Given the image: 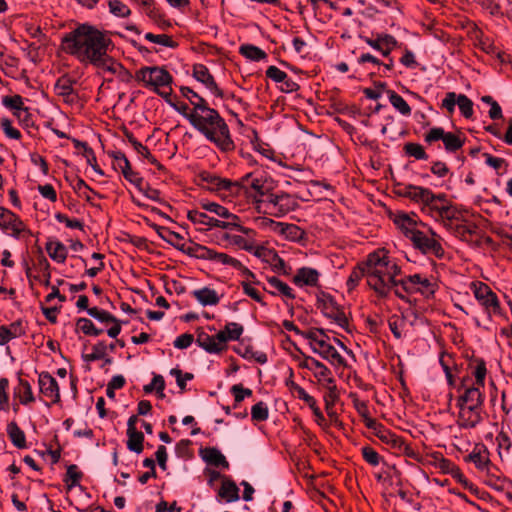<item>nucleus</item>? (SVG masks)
<instances>
[{
  "label": "nucleus",
  "mask_w": 512,
  "mask_h": 512,
  "mask_svg": "<svg viewBox=\"0 0 512 512\" xmlns=\"http://www.w3.org/2000/svg\"><path fill=\"white\" fill-rule=\"evenodd\" d=\"M497 444V453L501 461L504 460L505 457L510 456L512 449V440L510 436L501 430L495 438Z\"/></svg>",
  "instance_id": "nucleus-45"
},
{
  "label": "nucleus",
  "mask_w": 512,
  "mask_h": 512,
  "mask_svg": "<svg viewBox=\"0 0 512 512\" xmlns=\"http://www.w3.org/2000/svg\"><path fill=\"white\" fill-rule=\"evenodd\" d=\"M192 295L203 306H214L220 302L217 292L209 287L194 290Z\"/></svg>",
  "instance_id": "nucleus-39"
},
{
  "label": "nucleus",
  "mask_w": 512,
  "mask_h": 512,
  "mask_svg": "<svg viewBox=\"0 0 512 512\" xmlns=\"http://www.w3.org/2000/svg\"><path fill=\"white\" fill-rule=\"evenodd\" d=\"M38 385L46 407L50 408L61 401L58 382L49 372L43 371L39 374Z\"/></svg>",
  "instance_id": "nucleus-15"
},
{
  "label": "nucleus",
  "mask_w": 512,
  "mask_h": 512,
  "mask_svg": "<svg viewBox=\"0 0 512 512\" xmlns=\"http://www.w3.org/2000/svg\"><path fill=\"white\" fill-rule=\"evenodd\" d=\"M439 140L443 142L446 151L450 153L460 150L465 143V138H462L459 134L445 132L442 127H433L424 135V141L427 144Z\"/></svg>",
  "instance_id": "nucleus-9"
},
{
  "label": "nucleus",
  "mask_w": 512,
  "mask_h": 512,
  "mask_svg": "<svg viewBox=\"0 0 512 512\" xmlns=\"http://www.w3.org/2000/svg\"><path fill=\"white\" fill-rule=\"evenodd\" d=\"M251 418L255 422H264L269 418V409L265 402L259 401L251 408Z\"/></svg>",
  "instance_id": "nucleus-62"
},
{
  "label": "nucleus",
  "mask_w": 512,
  "mask_h": 512,
  "mask_svg": "<svg viewBox=\"0 0 512 512\" xmlns=\"http://www.w3.org/2000/svg\"><path fill=\"white\" fill-rule=\"evenodd\" d=\"M471 379L463 377L457 387L459 393L457 397L456 406L472 405V406H483L485 395L482 392L484 387H478L477 385H469Z\"/></svg>",
  "instance_id": "nucleus-10"
},
{
  "label": "nucleus",
  "mask_w": 512,
  "mask_h": 512,
  "mask_svg": "<svg viewBox=\"0 0 512 512\" xmlns=\"http://www.w3.org/2000/svg\"><path fill=\"white\" fill-rule=\"evenodd\" d=\"M237 182L243 185L242 192L247 193L248 188H251L255 192L253 195L254 202L264 204V200L269 193L265 188V180L263 177H254L253 173H247Z\"/></svg>",
  "instance_id": "nucleus-21"
},
{
  "label": "nucleus",
  "mask_w": 512,
  "mask_h": 512,
  "mask_svg": "<svg viewBox=\"0 0 512 512\" xmlns=\"http://www.w3.org/2000/svg\"><path fill=\"white\" fill-rule=\"evenodd\" d=\"M76 332H82L87 336H99L104 330L97 328L95 324L88 318H78L76 321Z\"/></svg>",
  "instance_id": "nucleus-52"
},
{
  "label": "nucleus",
  "mask_w": 512,
  "mask_h": 512,
  "mask_svg": "<svg viewBox=\"0 0 512 512\" xmlns=\"http://www.w3.org/2000/svg\"><path fill=\"white\" fill-rule=\"evenodd\" d=\"M374 435L378 437L383 443L391 445L393 448L401 449L404 444V439L395 433H393L390 429L386 428L382 423L381 425L374 431Z\"/></svg>",
  "instance_id": "nucleus-36"
},
{
  "label": "nucleus",
  "mask_w": 512,
  "mask_h": 512,
  "mask_svg": "<svg viewBox=\"0 0 512 512\" xmlns=\"http://www.w3.org/2000/svg\"><path fill=\"white\" fill-rule=\"evenodd\" d=\"M411 189L412 191L409 200L419 204L421 206V211L424 212V208L429 205V201L433 200L434 192L427 187L416 185H414Z\"/></svg>",
  "instance_id": "nucleus-35"
},
{
  "label": "nucleus",
  "mask_w": 512,
  "mask_h": 512,
  "mask_svg": "<svg viewBox=\"0 0 512 512\" xmlns=\"http://www.w3.org/2000/svg\"><path fill=\"white\" fill-rule=\"evenodd\" d=\"M299 367L312 371L318 381L322 382L323 386L329 391L330 389H336L335 379L332 377L330 369L317 359L305 356L304 360L299 363Z\"/></svg>",
  "instance_id": "nucleus-16"
},
{
  "label": "nucleus",
  "mask_w": 512,
  "mask_h": 512,
  "mask_svg": "<svg viewBox=\"0 0 512 512\" xmlns=\"http://www.w3.org/2000/svg\"><path fill=\"white\" fill-rule=\"evenodd\" d=\"M445 228L462 241L477 246L481 244L480 229L473 222L462 220L461 218L458 221L447 222Z\"/></svg>",
  "instance_id": "nucleus-11"
},
{
  "label": "nucleus",
  "mask_w": 512,
  "mask_h": 512,
  "mask_svg": "<svg viewBox=\"0 0 512 512\" xmlns=\"http://www.w3.org/2000/svg\"><path fill=\"white\" fill-rule=\"evenodd\" d=\"M457 408L459 410L457 424L460 428L472 429L482 421L483 406L463 405Z\"/></svg>",
  "instance_id": "nucleus-20"
},
{
  "label": "nucleus",
  "mask_w": 512,
  "mask_h": 512,
  "mask_svg": "<svg viewBox=\"0 0 512 512\" xmlns=\"http://www.w3.org/2000/svg\"><path fill=\"white\" fill-rule=\"evenodd\" d=\"M316 306L326 318L333 320L338 326L350 332L349 321L344 309L338 305L331 294L320 292L317 295Z\"/></svg>",
  "instance_id": "nucleus-7"
},
{
  "label": "nucleus",
  "mask_w": 512,
  "mask_h": 512,
  "mask_svg": "<svg viewBox=\"0 0 512 512\" xmlns=\"http://www.w3.org/2000/svg\"><path fill=\"white\" fill-rule=\"evenodd\" d=\"M268 284L274 288L276 291H268L271 295L276 296L278 294H281L288 299H295V293L293 292V289L285 282L280 280L279 278L275 276H271L267 278Z\"/></svg>",
  "instance_id": "nucleus-43"
},
{
  "label": "nucleus",
  "mask_w": 512,
  "mask_h": 512,
  "mask_svg": "<svg viewBox=\"0 0 512 512\" xmlns=\"http://www.w3.org/2000/svg\"><path fill=\"white\" fill-rule=\"evenodd\" d=\"M224 239L228 240L231 244L243 249L247 252L253 253L257 257H261V251L264 250L263 247H255L252 241L247 240L245 237L241 235H231L224 234Z\"/></svg>",
  "instance_id": "nucleus-38"
},
{
  "label": "nucleus",
  "mask_w": 512,
  "mask_h": 512,
  "mask_svg": "<svg viewBox=\"0 0 512 512\" xmlns=\"http://www.w3.org/2000/svg\"><path fill=\"white\" fill-rule=\"evenodd\" d=\"M364 277H366V268L363 260L352 269L346 281L347 291L350 293L355 290Z\"/></svg>",
  "instance_id": "nucleus-46"
},
{
  "label": "nucleus",
  "mask_w": 512,
  "mask_h": 512,
  "mask_svg": "<svg viewBox=\"0 0 512 512\" xmlns=\"http://www.w3.org/2000/svg\"><path fill=\"white\" fill-rule=\"evenodd\" d=\"M218 496L227 503L238 501L240 498L239 488L235 481L229 477H223L221 487L218 490Z\"/></svg>",
  "instance_id": "nucleus-33"
},
{
  "label": "nucleus",
  "mask_w": 512,
  "mask_h": 512,
  "mask_svg": "<svg viewBox=\"0 0 512 512\" xmlns=\"http://www.w3.org/2000/svg\"><path fill=\"white\" fill-rule=\"evenodd\" d=\"M198 185L212 192L228 195L242 193V184L227 178H222L209 171H201L198 176Z\"/></svg>",
  "instance_id": "nucleus-6"
},
{
  "label": "nucleus",
  "mask_w": 512,
  "mask_h": 512,
  "mask_svg": "<svg viewBox=\"0 0 512 512\" xmlns=\"http://www.w3.org/2000/svg\"><path fill=\"white\" fill-rule=\"evenodd\" d=\"M473 293L476 300L484 307L489 316H491V314H501L498 296L487 284L483 282L473 283Z\"/></svg>",
  "instance_id": "nucleus-13"
},
{
  "label": "nucleus",
  "mask_w": 512,
  "mask_h": 512,
  "mask_svg": "<svg viewBox=\"0 0 512 512\" xmlns=\"http://www.w3.org/2000/svg\"><path fill=\"white\" fill-rule=\"evenodd\" d=\"M419 283H421V274H413L399 280L396 278L395 286H401L405 293L413 294L418 292Z\"/></svg>",
  "instance_id": "nucleus-49"
},
{
  "label": "nucleus",
  "mask_w": 512,
  "mask_h": 512,
  "mask_svg": "<svg viewBox=\"0 0 512 512\" xmlns=\"http://www.w3.org/2000/svg\"><path fill=\"white\" fill-rule=\"evenodd\" d=\"M265 223H270L273 225H276L280 228V233L285 235L290 240H299L302 239L305 235V232L303 229L298 227L295 224H287V223H281V222H275L272 219H264Z\"/></svg>",
  "instance_id": "nucleus-40"
},
{
  "label": "nucleus",
  "mask_w": 512,
  "mask_h": 512,
  "mask_svg": "<svg viewBox=\"0 0 512 512\" xmlns=\"http://www.w3.org/2000/svg\"><path fill=\"white\" fill-rule=\"evenodd\" d=\"M107 349L108 346L104 341H99L92 347V353L90 354H83L82 358L86 362H93L100 359H104L105 356H107Z\"/></svg>",
  "instance_id": "nucleus-58"
},
{
  "label": "nucleus",
  "mask_w": 512,
  "mask_h": 512,
  "mask_svg": "<svg viewBox=\"0 0 512 512\" xmlns=\"http://www.w3.org/2000/svg\"><path fill=\"white\" fill-rule=\"evenodd\" d=\"M458 105L461 115L470 119L473 116V101L465 94H456L455 92H447L441 101L440 108L447 111L452 115L455 111V106Z\"/></svg>",
  "instance_id": "nucleus-14"
},
{
  "label": "nucleus",
  "mask_w": 512,
  "mask_h": 512,
  "mask_svg": "<svg viewBox=\"0 0 512 512\" xmlns=\"http://www.w3.org/2000/svg\"><path fill=\"white\" fill-rule=\"evenodd\" d=\"M366 282L379 298H387L396 285V277L401 274V267L382 248L369 253L364 260Z\"/></svg>",
  "instance_id": "nucleus-2"
},
{
  "label": "nucleus",
  "mask_w": 512,
  "mask_h": 512,
  "mask_svg": "<svg viewBox=\"0 0 512 512\" xmlns=\"http://www.w3.org/2000/svg\"><path fill=\"white\" fill-rule=\"evenodd\" d=\"M467 463H473L475 468L480 471H489L494 468V464L490 460V451L483 443H476L472 451L464 457Z\"/></svg>",
  "instance_id": "nucleus-19"
},
{
  "label": "nucleus",
  "mask_w": 512,
  "mask_h": 512,
  "mask_svg": "<svg viewBox=\"0 0 512 512\" xmlns=\"http://www.w3.org/2000/svg\"><path fill=\"white\" fill-rule=\"evenodd\" d=\"M192 76L195 80L204 85L215 97L224 99L225 93L216 83L214 76L210 73L207 66L201 63L193 65Z\"/></svg>",
  "instance_id": "nucleus-18"
},
{
  "label": "nucleus",
  "mask_w": 512,
  "mask_h": 512,
  "mask_svg": "<svg viewBox=\"0 0 512 512\" xmlns=\"http://www.w3.org/2000/svg\"><path fill=\"white\" fill-rule=\"evenodd\" d=\"M239 53L251 61H261L267 58L266 52L253 44L241 45Z\"/></svg>",
  "instance_id": "nucleus-51"
},
{
  "label": "nucleus",
  "mask_w": 512,
  "mask_h": 512,
  "mask_svg": "<svg viewBox=\"0 0 512 512\" xmlns=\"http://www.w3.org/2000/svg\"><path fill=\"white\" fill-rule=\"evenodd\" d=\"M179 90L181 95L186 98L193 106V111L201 110L202 108H205V106L209 105L207 100L195 92L192 88L188 86H181Z\"/></svg>",
  "instance_id": "nucleus-44"
},
{
  "label": "nucleus",
  "mask_w": 512,
  "mask_h": 512,
  "mask_svg": "<svg viewBox=\"0 0 512 512\" xmlns=\"http://www.w3.org/2000/svg\"><path fill=\"white\" fill-rule=\"evenodd\" d=\"M466 357L468 359V369L475 378L472 385L485 387V379L487 375L486 361L483 358L476 357L474 355L468 356V354H466Z\"/></svg>",
  "instance_id": "nucleus-25"
},
{
  "label": "nucleus",
  "mask_w": 512,
  "mask_h": 512,
  "mask_svg": "<svg viewBox=\"0 0 512 512\" xmlns=\"http://www.w3.org/2000/svg\"><path fill=\"white\" fill-rule=\"evenodd\" d=\"M75 84V79L71 78L68 74H64L56 80L54 91L58 96L71 94Z\"/></svg>",
  "instance_id": "nucleus-53"
},
{
  "label": "nucleus",
  "mask_w": 512,
  "mask_h": 512,
  "mask_svg": "<svg viewBox=\"0 0 512 512\" xmlns=\"http://www.w3.org/2000/svg\"><path fill=\"white\" fill-rule=\"evenodd\" d=\"M83 477V473L79 470L76 464H70L67 467L65 477L63 479L66 484L68 490L79 485L81 479Z\"/></svg>",
  "instance_id": "nucleus-55"
},
{
  "label": "nucleus",
  "mask_w": 512,
  "mask_h": 512,
  "mask_svg": "<svg viewBox=\"0 0 512 512\" xmlns=\"http://www.w3.org/2000/svg\"><path fill=\"white\" fill-rule=\"evenodd\" d=\"M365 42L377 50L383 57H389L391 52L399 47V42L397 39L390 34L381 33L377 34L375 38H365Z\"/></svg>",
  "instance_id": "nucleus-22"
},
{
  "label": "nucleus",
  "mask_w": 512,
  "mask_h": 512,
  "mask_svg": "<svg viewBox=\"0 0 512 512\" xmlns=\"http://www.w3.org/2000/svg\"><path fill=\"white\" fill-rule=\"evenodd\" d=\"M319 277L320 273L318 270L311 267H301L297 270L292 282L298 287H316L319 283Z\"/></svg>",
  "instance_id": "nucleus-27"
},
{
  "label": "nucleus",
  "mask_w": 512,
  "mask_h": 512,
  "mask_svg": "<svg viewBox=\"0 0 512 512\" xmlns=\"http://www.w3.org/2000/svg\"><path fill=\"white\" fill-rule=\"evenodd\" d=\"M111 156L113 157L114 161H120L124 163V166H121V172L124 178L130 183L139 187L143 182V178L139 177L138 173L132 170L130 161L126 155L121 151H115L111 154Z\"/></svg>",
  "instance_id": "nucleus-31"
},
{
  "label": "nucleus",
  "mask_w": 512,
  "mask_h": 512,
  "mask_svg": "<svg viewBox=\"0 0 512 512\" xmlns=\"http://www.w3.org/2000/svg\"><path fill=\"white\" fill-rule=\"evenodd\" d=\"M46 251L50 258L58 263H64L68 254L66 246L58 240L48 241Z\"/></svg>",
  "instance_id": "nucleus-42"
},
{
  "label": "nucleus",
  "mask_w": 512,
  "mask_h": 512,
  "mask_svg": "<svg viewBox=\"0 0 512 512\" xmlns=\"http://www.w3.org/2000/svg\"><path fill=\"white\" fill-rule=\"evenodd\" d=\"M394 224L403 232V234L410 240L411 235L419 231L417 228L420 226H425V224L418 219L417 214L412 213L411 215L400 212L395 215Z\"/></svg>",
  "instance_id": "nucleus-23"
},
{
  "label": "nucleus",
  "mask_w": 512,
  "mask_h": 512,
  "mask_svg": "<svg viewBox=\"0 0 512 512\" xmlns=\"http://www.w3.org/2000/svg\"><path fill=\"white\" fill-rule=\"evenodd\" d=\"M423 213L431 216L436 221H440L444 227L447 222L458 221L462 217L461 211L448 199L445 193H434L433 200L429 201V205L424 208Z\"/></svg>",
  "instance_id": "nucleus-5"
},
{
  "label": "nucleus",
  "mask_w": 512,
  "mask_h": 512,
  "mask_svg": "<svg viewBox=\"0 0 512 512\" xmlns=\"http://www.w3.org/2000/svg\"><path fill=\"white\" fill-rule=\"evenodd\" d=\"M109 11L121 18H126L131 14L130 8L120 0H109L108 1Z\"/></svg>",
  "instance_id": "nucleus-64"
},
{
  "label": "nucleus",
  "mask_w": 512,
  "mask_h": 512,
  "mask_svg": "<svg viewBox=\"0 0 512 512\" xmlns=\"http://www.w3.org/2000/svg\"><path fill=\"white\" fill-rule=\"evenodd\" d=\"M474 46L488 55H492L494 52H497V46L493 39L486 36L480 29H476Z\"/></svg>",
  "instance_id": "nucleus-41"
},
{
  "label": "nucleus",
  "mask_w": 512,
  "mask_h": 512,
  "mask_svg": "<svg viewBox=\"0 0 512 512\" xmlns=\"http://www.w3.org/2000/svg\"><path fill=\"white\" fill-rule=\"evenodd\" d=\"M313 352L319 354L323 359L328 360L331 364L339 366L345 365L344 358L337 352V350L329 344L325 339L317 341V345L312 348Z\"/></svg>",
  "instance_id": "nucleus-26"
},
{
  "label": "nucleus",
  "mask_w": 512,
  "mask_h": 512,
  "mask_svg": "<svg viewBox=\"0 0 512 512\" xmlns=\"http://www.w3.org/2000/svg\"><path fill=\"white\" fill-rule=\"evenodd\" d=\"M127 436H128L127 448L130 451L135 452L137 454L142 453L143 449H144V446H143V442L145 439L144 434L141 431L132 430V431H127Z\"/></svg>",
  "instance_id": "nucleus-54"
},
{
  "label": "nucleus",
  "mask_w": 512,
  "mask_h": 512,
  "mask_svg": "<svg viewBox=\"0 0 512 512\" xmlns=\"http://www.w3.org/2000/svg\"><path fill=\"white\" fill-rule=\"evenodd\" d=\"M6 432L11 443L18 449H26V435L15 421L7 424Z\"/></svg>",
  "instance_id": "nucleus-37"
},
{
  "label": "nucleus",
  "mask_w": 512,
  "mask_h": 512,
  "mask_svg": "<svg viewBox=\"0 0 512 512\" xmlns=\"http://www.w3.org/2000/svg\"><path fill=\"white\" fill-rule=\"evenodd\" d=\"M191 245L187 246L185 243L181 244V247H179V251L185 253L186 255L201 259V260H210L213 259L214 249H211L205 245H201L199 243H195L192 240H190Z\"/></svg>",
  "instance_id": "nucleus-30"
},
{
  "label": "nucleus",
  "mask_w": 512,
  "mask_h": 512,
  "mask_svg": "<svg viewBox=\"0 0 512 512\" xmlns=\"http://www.w3.org/2000/svg\"><path fill=\"white\" fill-rule=\"evenodd\" d=\"M300 400L304 401L308 407L312 410L313 415L315 416V421L319 426H325L326 425V419L320 410L319 406L317 405L316 399L309 395L306 391L304 393H301V396L299 397Z\"/></svg>",
  "instance_id": "nucleus-50"
},
{
  "label": "nucleus",
  "mask_w": 512,
  "mask_h": 512,
  "mask_svg": "<svg viewBox=\"0 0 512 512\" xmlns=\"http://www.w3.org/2000/svg\"><path fill=\"white\" fill-rule=\"evenodd\" d=\"M403 151L407 157H412L416 160H428L429 158L424 147L419 143L407 142L403 146Z\"/></svg>",
  "instance_id": "nucleus-56"
},
{
  "label": "nucleus",
  "mask_w": 512,
  "mask_h": 512,
  "mask_svg": "<svg viewBox=\"0 0 512 512\" xmlns=\"http://www.w3.org/2000/svg\"><path fill=\"white\" fill-rule=\"evenodd\" d=\"M202 459L209 465L215 467L229 468V462L226 457L215 447H206L200 449Z\"/></svg>",
  "instance_id": "nucleus-32"
},
{
  "label": "nucleus",
  "mask_w": 512,
  "mask_h": 512,
  "mask_svg": "<svg viewBox=\"0 0 512 512\" xmlns=\"http://www.w3.org/2000/svg\"><path fill=\"white\" fill-rule=\"evenodd\" d=\"M410 241L414 248L418 249L423 254H431L438 259H441L444 256L445 252L442 245L436 239L427 236L420 230L411 235Z\"/></svg>",
  "instance_id": "nucleus-17"
},
{
  "label": "nucleus",
  "mask_w": 512,
  "mask_h": 512,
  "mask_svg": "<svg viewBox=\"0 0 512 512\" xmlns=\"http://www.w3.org/2000/svg\"><path fill=\"white\" fill-rule=\"evenodd\" d=\"M197 338L196 343L203 348L206 352L211 354H218L222 352V347H218L215 337L206 333L203 328L199 327L196 330Z\"/></svg>",
  "instance_id": "nucleus-34"
},
{
  "label": "nucleus",
  "mask_w": 512,
  "mask_h": 512,
  "mask_svg": "<svg viewBox=\"0 0 512 512\" xmlns=\"http://www.w3.org/2000/svg\"><path fill=\"white\" fill-rule=\"evenodd\" d=\"M144 38L152 43L159 44L168 48L175 49L179 46L178 42L172 39L170 35L167 34H153L148 32L144 35Z\"/></svg>",
  "instance_id": "nucleus-57"
},
{
  "label": "nucleus",
  "mask_w": 512,
  "mask_h": 512,
  "mask_svg": "<svg viewBox=\"0 0 512 512\" xmlns=\"http://www.w3.org/2000/svg\"><path fill=\"white\" fill-rule=\"evenodd\" d=\"M189 123L221 152L227 153L235 149L228 124L220 113L209 105L193 111V114L189 115Z\"/></svg>",
  "instance_id": "nucleus-3"
},
{
  "label": "nucleus",
  "mask_w": 512,
  "mask_h": 512,
  "mask_svg": "<svg viewBox=\"0 0 512 512\" xmlns=\"http://www.w3.org/2000/svg\"><path fill=\"white\" fill-rule=\"evenodd\" d=\"M143 220L146 223V225H148L149 227L153 228L156 231V233L162 240L169 243L177 250H179L181 244H184L182 242L184 238L178 232L172 231L168 227L160 226L154 222H151L150 219L147 217H144Z\"/></svg>",
  "instance_id": "nucleus-24"
},
{
  "label": "nucleus",
  "mask_w": 512,
  "mask_h": 512,
  "mask_svg": "<svg viewBox=\"0 0 512 512\" xmlns=\"http://www.w3.org/2000/svg\"><path fill=\"white\" fill-rule=\"evenodd\" d=\"M264 204L266 205L265 213L275 217H282L298 206L295 198L286 192L268 194Z\"/></svg>",
  "instance_id": "nucleus-8"
},
{
  "label": "nucleus",
  "mask_w": 512,
  "mask_h": 512,
  "mask_svg": "<svg viewBox=\"0 0 512 512\" xmlns=\"http://www.w3.org/2000/svg\"><path fill=\"white\" fill-rule=\"evenodd\" d=\"M62 50L81 63L100 69L111 56L114 43L106 31L89 23L79 24L61 39Z\"/></svg>",
  "instance_id": "nucleus-1"
},
{
  "label": "nucleus",
  "mask_w": 512,
  "mask_h": 512,
  "mask_svg": "<svg viewBox=\"0 0 512 512\" xmlns=\"http://www.w3.org/2000/svg\"><path fill=\"white\" fill-rule=\"evenodd\" d=\"M14 397L19 399V404L29 405L35 402V396L32 391V386L29 381L25 378H22L21 373L18 376V384L13 389Z\"/></svg>",
  "instance_id": "nucleus-29"
},
{
  "label": "nucleus",
  "mask_w": 512,
  "mask_h": 512,
  "mask_svg": "<svg viewBox=\"0 0 512 512\" xmlns=\"http://www.w3.org/2000/svg\"><path fill=\"white\" fill-rule=\"evenodd\" d=\"M386 92L389 102L396 110H398L403 116L411 115V107L401 95L391 89H388Z\"/></svg>",
  "instance_id": "nucleus-47"
},
{
  "label": "nucleus",
  "mask_w": 512,
  "mask_h": 512,
  "mask_svg": "<svg viewBox=\"0 0 512 512\" xmlns=\"http://www.w3.org/2000/svg\"><path fill=\"white\" fill-rule=\"evenodd\" d=\"M116 75L118 79L124 83H130L135 75H133L121 62L117 61L112 56L107 59L105 64L99 69Z\"/></svg>",
  "instance_id": "nucleus-28"
},
{
  "label": "nucleus",
  "mask_w": 512,
  "mask_h": 512,
  "mask_svg": "<svg viewBox=\"0 0 512 512\" xmlns=\"http://www.w3.org/2000/svg\"><path fill=\"white\" fill-rule=\"evenodd\" d=\"M2 103L5 107L13 111V115L21 119V112H28V108L24 107L22 96L16 94L14 96H5L2 99Z\"/></svg>",
  "instance_id": "nucleus-48"
},
{
  "label": "nucleus",
  "mask_w": 512,
  "mask_h": 512,
  "mask_svg": "<svg viewBox=\"0 0 512 512\" xmlns=\"http://www.w3.org/2000/svg\"><path fill=\"white\" fill-rule=\"evenodd\" d=\"M230 393L234 397L233 408H237L238 405L246 398L253 395V391L250 388H245L242 384H235L230 388Z\"/></svg>",
  "instance_id": "nucleus-61"
},
{
  "label": "nucleus",
  "mask_w": 512,
  "mask_h": 512,
  "mask_svg": "<svg viewBox=\"0 0 512 512\" xmlns=\"http://www.w3.org/2000/svg\"><path fill=\"white\" fill-rule=\"evenodd\" d=\"M187 219L195 225H205L211 228L214 217L199 210H189L187 212Z\"/></svg>",
  "instance_id": "nucleus-59"
},
{
  "label": "nucleus",
  "mask_w": 512,
  "mask_h": 512,
  "mask_svg": "<svg viewBox=\"0 0 512 512\" xmlns=\"http://www.w3.org/2000/svg\"><path fill=\"white\" fill-rule=\"evenodd\" d=\"M5 327L10 340L24 336L27 330L26 323L22 319H17Z\"/></svg>",
  "instance_id": "nucleus-63"
},
{
  "label": "nucleus",
  "mask_w": 512,
  "mask_h": 512,
  "mask_svg": "<svg viewBox=\"0 0 512 512\" xmlns=\"http://www.w3.org/2000/svg\"><path fill=\"white\" fill-rule=\"evenodd\" d=\"M0 229L15 239H19L22 233L32 235L31 230L17 214L2 206H0Z\"/></svg>",
  "instance_id": "nucleus-12"
},
{
  "label": "nucleus",
  "mask_w": 512,
  "mask_h": 512,
  "mask_svg": "<svg viewBox=\"0 0 512 512\" xmlns=\"http://www.w3.org/2000/svg\"><path fill=\"white\" fill-rule=\"evenodd\" d=\"M135 80L163 99L173 93V76L165 66H143L135 72Z\"/></svg>",
  "instance_id": "nucleus-4"
},
{
  "label": "nucleus",
  "mask_w": 512,
  "mask_h": 512,
  "mask_svg": "<svg viewBox=\"0 0 512 512\" xmlns=\"http://www.w3.org/2000/svg\"><path fill=\"white\" fill-rule=\"evenodd\" d=\"M165 380L162 375L154 374L151 383L145 385L143 390L146 394L152 393L154 390L158 394V397H164Z\"/></svg>",
  "instance_id": "nucleus-60"
}]
</instances>
